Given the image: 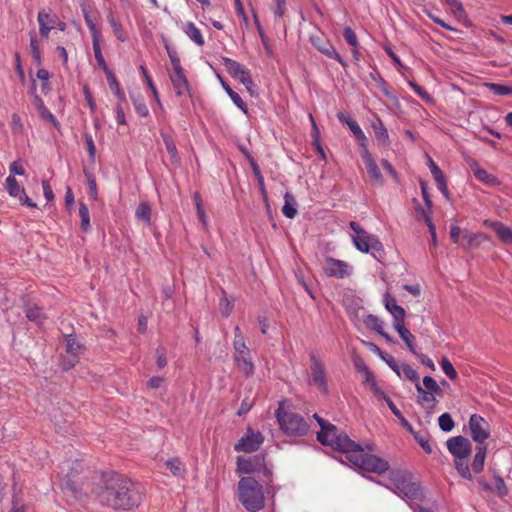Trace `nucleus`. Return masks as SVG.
<instances>
[{
  "label": "nucleus",
  "instance_id": "6",
  "mask_svg": "<svg viewBox=\"0 0 512 512\" xmlns=\"http://www.w3.org/2000/svg\"><path fill=\"white\" fill-rule=\"evenodd\" d=\"M234 360L238 368L247 376L251 375L254 370V365L250 358V350L246 346L245 337L239 326L234 328Z\"/></svg>",
  "mask_w": 512,
  "mask_h": 512
},
{
  "label": "nucleus",
  "instance_id": "7",
  "mask_svg": "<svg viewBox=\"0 0 512 512\" xmlns=\"http://www.w3.org/2000/svg\"><path fill=\"white\" fill-rule=\"evenodd\" d=\"M390 480L394 488H391L396 494L410 500L418 499L421 496L420 486L411 481L409 474L402 471H392Z\"/></svg>",
  "mask_w": 512,
  "mask_h": 512
},
{
  "label": "nucleus",
  "instance_id": "20",
  "mask_svg": "<svg viewBox=\"0 0 512 512\" xmlns=\"http://www.w3.org/2000/svg\"><path fill=\"white\" fill-rule=\"evenodd\" d=\"M169 78L174 88L175 94L178 97H181L185 94H190L191 86L185 75L184 69L172 71L169 74Z\"/></svg>",
  "mask_w": 512,
  "mask_h": 512
},
{
  "label": "nucleus",
  "instance_id": "44",
  "mask_svg": "<svg viewBox=\"0 0 512 512\" xmlns=\"http://www.w3.org/2000/svg\"><path fill=\"white\" fill-rule=\"evenodd\" d=\"M164 46L170 59L172 70L176 71L178 69H183L177 51L171 48L167 42H164Z\"/></svg>",
  "mask_w": 512,
  "mask_h": 512
},
{
  "label": "nucleus",
  "instance_id": "61",
  "mask_svg": "<svg viewBox=\"0 0 512 512\" xmlns=\"http://www.w3.org/2000/svg\"><path fill=\"white\" fill-rule=\"evenodd\" d=\"M463 237V230L457 225H452L450 227V239L455 244H460Z\"/></svg>",
  "mask_w": 512,
  "mask_h": 512
},
{
  "label": "nucleus",
  "instance_id": "64",
  "mask_svg": "<svg viewBox=\"0 0 512 512\" xmlns=\"http://www.w3.org/2000/svg\"><path fill=\"white\" fill-rule=\"evenodd\" d=\"M164 143H165L166 150L170 154V156L172 158H176L178 152H177L176 144L173 141V139L170 137H164Z\"/></svg>",
  "mask_w": 512,
  "mask_h": 512
},
{
  "label": "nucleus",
  "instance_id": "14",
  "mask_svg": "<svg viewBox=\"0 0 512 512\" xmlns=\"http://www.w3.org/2000/svg\"><path fill=\"white\" fill-rule=\"evenodd\" d=\"M311 361V376L313 383L324 393H327V373L323 361L319 356L312 353L310 354Z\"/></svg>",
  "mask_w": 512,
  "mask_h": 512
},
{
  "label": "nucleus",
  "instance_id": "23",
  "mask_svg": "<svg viewBox=\"0 0 512 512\" xmlns=\"http://www.w3.org/2000/svg\"><path fill=\"white\" fill-rule=\"evenodd\" d=\"M488 237L484 233H472L468 230H463V237L461 245L467 249H475L480 246L484 241H487Z\"/></svg>",
  "mask_w": 512,
  "mask_h": 512
},
{
  "label": "nucleus",
  "instance_id": "38",
  "mask_svg": "<svg viewBox=\"0 0 512 512\" xmlns=\"http://www.w3.org/2000/svg\"><path fill=\"white\" fill-rule=\"evenodd\" d=\"M251 168L254 173V176L256 177V179L258 181L260 193H261L263 199L266 201L268 198L267 191H266V187H265L264 177L261 173L260 167L254 160H251Z\"/></svg>",
  "mask_w": 512,
  "mask_h": 512
},
{
  "label": "nucleus",
  "instance_id": "1",
  "mask_svg": "<svg viewBox=\"0 0 512 512\" xmlns=\"http://www.w3.org/2000/svg\"><path fill=\"white\" fill-rule=\"evenodd\" d=\"M100 499L108 507L125 510L137 507L141 500L134 483L118 474L105 478Z\"/></svg>",
  "mask_w": 512,
  "mask_h": 512
},
{
  "label": "nucleus",
  "instance_id": "34",
  "mask_svg": "<svg viewBox=\"0 0 512 512\" xmlns=\"http://www.w3.org/2000/svg\"><path fill=\"white\" fill-rule=\"evenodd\" d=\"M26 317L37 324H42L46 316L41 308L36 305H28L25 309Z\"/></svg>",
  "mask_w": 512,
  "mask_h": 512
},
{
  "label": "nucleus",
  "instance_id": "43",
  "mask_svg": "<svg viewBox=\"0 0 512 512\" xmlns=\"http://www.w3.org/2000/svg\"><path fill=\"white\" fill-rule=\"evenodd\" d=\"M79 217L81 219V229L88 231L90 229V214L89 209L85 203L79 205Z\"/></svg>",
  "mask_w": 512,
  "mask_h": 512
},
{
  "label": "nucleus",
  "instance_id": "9",
  "mask_svg": "<svg viewBox=\"0 0 512 512\" xmlns=\"http://www.w3.org/2000/svg\"><path fill=\"white\" fill-rule=\"evenodd\" d=\"M350 228L355 232L352 236L355 247L363 252L368 253L370 250H380L382 244L373 235L366 232L357 222L351 221Z\"/></svg>",
  "mask_w": 512,
  "mask_h": 512
},
{
  "label": "nucleus",
  "instance_id": "19",
  "mask_svg": "<svg viewBox=\"0 0 512 512\" xmlns=\"http://www.w3.org/2000/svg\"><path fill=\"white\" fill-rule=\"evenodd\" d=\"M66 353L69 355V358L64 360L63 368L65 370H69L75 366L78 362V357L82 353L83 346L77 341V339L73 335H68L66 337Z\"/></svg>",
  "mask_w": 512,
  "mask_h": 512
},
{
  "label": "nucleus",
  "instance_id": "48",
  "mask_svg": "<svg viewBox=\"0 0 512 512\" xmlns=\"http://www.w3.org/2000/svg\"><path fill=\"white\" fill-rule=\"evenodd\" d=\"M446 4L449 6L451 12L457 17L462 18L466 15L465 9L460 2V0H445Z\"/></svg>",
  "mask_w": 512,
  "mask_h": 512
},
{
  "label": "nucleus",
  "instance_id": "42",
  "mask_svg": "<svg viewBox=\"0 0 512 512\" xmlns=\"http://www.w3.org/2000/svg\"><path fill=\"white\" fill-rule=\"evenodd\" d=\"M401 377L400 378H406L411 382H414L415 385L419 382V374L416 370H414L410 365L404 363L401 365Z\"/></svg>",
  "mask_w": 512,
  "mask_h": 512
},
{
  "label": "nucleus",
  "instance_id": "63",
  "mask_svg": "<svg viewBox=\"0 0 512 512\" xmlns=\"http://www.w3.org/2000/svg\"><path fill=\"white\" fill-rule=\"evenodd\" d=\"M276 5L273 8V13L277 19H281L286 11V1L285 0H275Z\"/></svg>",
  "mask_w": 512,
  "mask_h": 512
},
{
  "label": "nucleus",
  "instance_id": "27",
  "mask_svg": "<svg viewBox=\"0 0 512 512\" xmlns=\"http://www.w3.org/2000/svg\"><path fill=\"white\" fill-rule=\"evenodd\" d=\"M393 327L398 332L401 339L405 342L409 351L413 354H416L415 336L405 327L404 322L398 323Z\"/></svg>",
  "mask_w": 512,
  "mask_h": 512
},
{
  "label": "nucleus",
  "instance_id": "21",
  "mask_svg": "<svg viewBox=\"0 0 512 512\" xmlns=\"http://www.w3.org/2000/svg\"><path fill=\"white\" fill-rule=\"evenodd\" d=\"M338 119L340 120V122L345 123L349 127L354 137L358 141L361 150L364 149V147L367 148L368 140L359 124L355 120L347 118L343 114H339Z\"/></svg>",
  "mask_w": 512,
  "mask_h": 512
},
{
  "label": "nucleus",
  "instance_id": "31",
  "mask_svg": "<svg viewBox=\"0 0 512 512\" xmlns=\"http://www.w3.org/2000/svg\"><path fill=\"white\" fill-rule=\"evenodd\" d=\"M183 31L197 46L202 47L204 45L205 41L202 33L193 22L186 23Z\"/></svg>",
  "mask_w": 512,
  "mask_h": 512
},
{
  "label": "nucleus",
  "instance_id": "47",
  "mask_svg": "<svg viewBox=\"0 0 512 512\" xmlns=\"http://www.w3.org/2000/svg\"><path fill=\"white\" fill-rule=\"evenodd\" d=\"M486 87L493 93L500 95V96L512 94V87H509V86H506L503 84L487 83Z\"/></svg>",
  "mask_w": 512,
  "mask_h": 512
},
{
  "label": "nucleus",
  "instance_id": "49",
  "mask_svg": "<svg viewBox=\"0 0 512 512\" xmlns=\"http://www.w3.org/2000/svg\"><path fill=\"white\" fill-rule=\"evenodd\" d=\"M409 86L413 89V91L425 102L431 103L433 98L431 95L420 85H418L414 81H409Z\"/></svg>",
  "mask_w": 512,
  "mask_h": 512
},
{
  "label": "nucleus",
  "instance_id": "59",
  "mask_svg": "<svg viewBox=\"0 0 512 512\" xmlns=\"http://www.w3.org/2000/svg\"><path fill=\"white\" fill-rule=\"evenodd\" d=\"M230 99L232 102L244 113L248 114V107L247 104L242 100V98L239 96L238 93H230Z\"/></svg>",
  "mask_w": 512,
  "mask_h": 512
},
{
  "label": "nucleus",
  "instance_id": "52",
  "mask_svg": "<svg viewBox=\"0 0 512 512\" xmlns=\"http://www.w3.org/2000/svg\"><path fill=\"white\" fill-rule=\"evenodd\" d=\"M343 36L346 42L352 47V48H358L359 43L357 36L353 29L351 27H345L343 31Z\"/></svg>",
  "mask_w": 512,
  "mask_h": 512
},
{
  "label": "nucleus",
  "instance_id": "51",
  "mask_svg": "<svg viewBox=\"0 0 512 512\" xmlns=\"http://www.w3.org/2000/svg\"><path fill=\"white\" fill-rule=\"evenodd\" d=\"M423 386L426 391L432 392L434 394H440L441 392L440 386L431 376H425L423 378Z\"/></svg>",
  "mask_w": 512,
  "mask_h": 512
},
{
  "label": "nucleus",
  "instance_id": "62",
  "mask_svg": "<svg viewBox=\"0 0 512 512\" xmlns=\"http://www.w3.org/2000/svg\"><path fill=\"white\" fill-rule=\"evenodd\" d=\"M37 78L40 79L41 81H43L42 90L43 91L49 90V82H48V80L50 78L49 72L44 68H40L37 71Z\"/></svg>",
  "mask_w": 512,
  "mask_h": 512
},
{
  "label": "nucleus",
  "instance_id": "24",
  "mask_svg": "<svg viewBox=\"0 0 512 512\" xmlns=\"http://www.w3.org/2000/svg\"><path fill=\"white\" fill-rule=\"evenodd\" d=\"M484 225L493 229L497 236L504 242L512 244V229L502 222L485 220Z\"/></svg>",
  "mask_w": 512,
  "mask_h": 512
},
{
  "label": "nucleus",
  "instance_id": "22",
  "mask_svg": "<svg viewBox=\"0 0 512 512\" xmlns=\"http://www.w3.org/2000/svg\"><path fill=\"white\" fill-rule=\"evenodd\" d=\"M385 308L392 314L393 316V326L398 323H402L405 320L406 312L405 310L399 306L396 302V299L391 295L387 294L384 298Z\"/></svg>",
  "mask_w": 512,
  "mask_h": 512
},
{
  "label": "nucleus",
  "instance_id": "40",
  "mask_svg": "<svg viewBox=\"0 0 512 512\" xmlns=\"http://www.w3.org/2000/svg\"><path fill=\"white\" fill-rule=\"evenodd\" d=\"M30 49L34 61L40 66L42 64V54L35 33H30Z\"/></svg>",
  "mask_w": 512,
  "mask_h": 512
},
{
  "label": "nucleus",
  "instance_id": "26",
  "mask_svg": "<svg viewBox=\"0 0 512 512\" xmlns=\"http://www.w3.org/2000/svg\"><path fill=\"white\" fill-rule=\"evenodd\" d=\"M107 21H108L109 25L111 26L115 37L120 42H125L127 40V36L124 32L122 23L112 10H109L107 13Z\"/></svg>",
  "mask_w": 512,
  "mask_h": 512
},
{
  "label": "nucleus",
  "instance_id": "4",
  "mask_svg": "<svg viewBox=\"0 0 512 512\" xmlns=\"http://www.w3.org/2000/svg\"><path fill=\"white\" fill-rule=\"evenodd\" d=\"M448 451L454 457V465L461 477L472 480L473 476L468 465V458L472 452L470 440L464 436H455L447 440Z\"/></svg>",
  "mask_w": 512,
  "mask_h": 512
},
{
  "label": "nucleus",
  "instance_id": "33",
  "mask_svg": "<svg viewBox=\"0 0 512 512\" xmlns=\"http://www.w3.org/2000/svg\"><path fill=\"white\" fill-rule=\"evenodd\" d=\"M135 217L143 221L146 225L151 224V206L148 202L143 201L139 203L135 211Z\"/></svg>",
  "mask_w": 512,
  "mask_h": 512
},
{
  "label": "nucleus",
  "instance_id": "10",
  "mask_svg": "<svg viewBox=\"0 0 512 512\" xmlns=\"http://www.w3.org/2000/svg\"><path fill=\"white\" fill-rule=\"evenodd\" d=\"M323 271L328 277L343 279L352 275L353 266L346 261L329 256L324 259Z\"/></svg>",
  "mask_w": 512,
  "mask_h": 512
},
{
  "label": "nucleus",
  "instance_id": "46",
  "mask_svg": "<svg viewBox=\"0 0 512 512\" xmlns=\"http://www.w3.org/2000/svg\"><path fill=\"white\" fill-rule=\"evenodd\" d=\"M131 100L138 115L141 117H147L149 115L148 107L141 97L131 96Z\"/></svg>",
  "mask_w": 512,
  "mask_h": 512
},
{
  "label": "nucleus",
  "instance_id": "50",
  "mask_svg": "<svg viewBox=\"0 0 512 512\" xmlns=\"http://www.w3.org/2000/svg\"><path fill=\"white\" fill-rule=\"evenodd\" d=\"M441 368L443 372L447 375L448 378L454 380L457 378L458 374L451 362L447 358H442L440 361Z\"/></svg>",
  "mask_w": 512,
  "mask_h": 512
},
{
  "label": "nucleus",
  "instance_id": "60",
  "mask_svg": "<svg viewBox=\"0 0 512 512\" xmlns=\"http://www.w3.org/2000/svg\"><path fill=\"white\" fill-rule=\"evenodd\" d=\"M386 403L388 405V407L390 408V410L392 411V413L405 425V426H408V421L405 419V417L403 416V414L401 413V411L396 407V405L394 404V402L391 400V398H386Z\"/></svg>",
  "mask_w": 512,
  "mask_h": 512
},
{
  "label": "nucleus",
  "instance_id": "18",
  "mask_svg": "<svg viewBox=\"0 0 512 512\" xmlns=\"http://www.w3.org/2000/svg\"><path fill=\"white\" fill-rule=\"evenodd\" d=\"M360 155L363 163L365 164L371 182L374 184L382 185L384 183V178L368 148L364 147V149L360 151Z\"/></svg>",
  "mask_w": 512,
  "mask_h": 512
},
{
  "label": "nucleus",
  "instance_id": "32",
  "mask_svg": "<svg viewBox=\"0 0 512 512\" xmlns=\"http://www.w3.org/2000/svg\"><path fill=\"white\" fill-rule=\"evenodd\" d=\"M416 211H417V213L419 215H421L423 217L426 225L428 226L429 232L431 234V246L436 248L437 245H438L437 234H436V227H435V225L432 222L431 216L429 215V213L427 211H425L420 206L418 208H416Z\"/></svg>",
  "mask_w": 512,
  "mask_h": 512
},
{
  "label": "nucleus",
  "instance_id": "37",
  "mask_svg": "<svg viewBox=\"0 0 512 512\" xmlns=\"http://www.w3.org/2000/svg\"><path fill=\"white\" fill-rule=\"evenodd\" d=\"M100 43H101V38H93L92 39V46H93V51H94L95 59L97 61V64L105 72V71H107L109 69V67L107 66V63H106V61H105V59L103 57Z\"/></svg>",
  "mask_w": 512,
  "mask_h": 512
},
{
  "label": "nucleus",
  "instance_id": "12",
  "mask_svg": "<svg viewBox=\"0 0 512 512\" xmlns=\"http://www.w3.org/2000/svg\"><path fill=\"white\" fill-rule=\"evenodd\" d=\"M263 442V435L259 431H254L249 428L246 435L235 444L234 450L237 452L251 453L257 451Z\"/></svg>",
  "mask_w": 512,
  "mask_h": 512
},
{
  "label": "nucleus",
  "instance_id": "36",
  "mask_svg": "<svg viewBox=\"0 0 512 512\" xmlns=\"http://www.w3.org/2000/svg\"><path fill=\"white\" fill-rule=\"evenodd\" d=\"M85 23L89 29L91 38H101V33L96 25L95 18L89 13L87 9H82Z\"/></svg>",
  "mask_w": 512,
  "mask_h": 512
},
{
  "label": "nucleus",
  "instance_id": "30",
  "mask_svg": "<svg viewBox=\"0 0 512 512\" xmlns=\"http://www.w3.org/2000/svg\"><path fill=\"white\" fill-rule=\"evenodd\" d=\"M296 206L297 202L294 196L291 193L286 192L284 195V205L282 207L283 215L289 219L295 218L298 213Z\"/></svg>",
  "mask_w": 512,
  "mask_h": 512
},
{
  "label": "nucleus",
  "instance_id": "5",
  "mask_svg": "<svg viewBox=\"0 0 512 512\" xmlns=\"http://www.w3.org/2000/svg\"><path fill=\"white\" fill-rule=\"evenodd\" d=\"M276 417L280 429L287 436L301 437L309 430V424L300 414L286 410L282 404L276 411Z\"/></svg>",
  "mask_w": 512,
  "mask_h": 512
},
{
  "label": "nucleus",
  "instance_id": "25",
  "mask_svg": "<svg viewBox=\"0 0 512 512\" xmlns=\"http://www.w3.org/2000/svg\"><path fill=\"white\" fill-rule=\"evenodd\" d=\"M416 390L418 392V403L427 410H433L438 403L434 393L426 391L420 383L416 384Z\"/></svg>",
  "mask_w": 512,
  "mask_h": 512
},
{
  "label": "nucleus",
  "instance_id": "17",
  "mask_svg": "<svg viewBox=\"0 0 512 512\" xmlns=\"http://www.w3.org/2000/svg\"><path fill=\"white\" fill-rule=\"evenodd\" d=\"M312 45L325 56L336 60L342 66H346V62L336 51L334 46L322 35H312L310 37Z\"/></svg>",
  "mask_w": 512,
  "mask_h": 512
},
{
  "label": "nucleus",
  "instance_id": "16",
  "mask_svg": "<svg viewBox=\"0 0 512 512\" xmlns=\"http://www.w3.org/2000/svg\"><path fill=\"white\" fill-rule=\"evenodd\" d=\"M5 189L9 196L18 198L21 205L28 206L30 208H36L37 205L34 203L26 194L25 189L19 184L16 178L9 175L5 180Z\"/></svg>",
  "mask_w": 512,
  "mask_h": 512
},
{
  "label": "nucleus",
  "instance_id": "56",
  "mask_svg": "<svg viewBox=\"0 0 512 512\" xmlns=\"http://www.w3.org/2000/svg\"><path fill=\"white\" fill-rule=\"evenodd\" d=\"M367 324L373 329L375 330L378 334L382 333L384 331V324L383 322L377 318L376 316H373V315H369L368 316V320H367Z\"/></svg>",
  "mask_w": 512,
  "mask_h": 512
},
{
  "label": "nucleus",
  "instance_id": "57",
  "mask_svg": "<svg viewBox=\"0 0 512 512\" xmlns=\"http://www.w3.org/2000/svg\"><path fill=\"white\" fill-rule=\"evenodd\" d=\"M156 364L159 369H163L167 365L166 350L163 347L156 349Z\"/></svg>",
  "mask_w": 512,
  "mask_h": 512
},
{
  "label": "nucleus",
  "instance_id": "39",
  "mask_svg": "<svg viewBox=\"0 0 512 512\" xmlns=\"http://www.w3.org/2000/svg\"><path fill=\"white\" fill-rule=\"evenodd\" d=\"M35 103L43 119L51 121L54 125L58 124L56 117L49 111L39 96H35Z\"/></svg>",
  "mask_w": 512,
  "mask_h": 512
},
{
  "label": "nucleus",
  "instance_id": "55",
  "mask_svg": "<svg viewBox=\"0 0 512 512\" xmlns=\"http://www.w3.org/2000/svg\"><path fill=\"white\" fill-rule=\"evenodd\" d=\"M494 481H495V489H496L497 494L500 497L506 496L508 494V489H507L504 479L501 476L497 475L494 477Z\"/></svg>",
  "mask_w": 512,
  "mask_h": 512
},
{
  "label": "nucleus",
  "instance_id": "15",
  "mask_svg": "<svg viewBox=\"0 0 512 512\" xmlns=\"http://www.w3.org/2000/svg\"><path fill=\"white\" fill-rule=\"evenodd\" d=\"M223 65L225 66L227 72L235 79L242 82L247 88L252 84V78L249 70L239 62L224 57L222 59Z\"/></svg>",
  "mask_w": 512,
  "mask_h": 512
},
{
  "label": "nucleus",
  "instance_id": "13",
  "mask_svg": "<svg viewBox=\"0 0 512 512\" xmlns=\"http://www.w3.org/2000/svg\"><path fill=\"white\" fill-rule=\"evenodd\" d=\"M37 21L39 24L40 35L48 39L50 31L54 28L64 31L66 29V23L57 19L56 16L41 10L38 12Z\"/></svg>",
  "mask_w": 512,
  "mask_h": 512
},
{
  "label": "nucleus",
  "instance_id": "35",
  "mask_svg": "<svg viewBox=\"0 0 512 512\" xmlns=\"http://www.w3.org/2000/svg\"><path fill=\"white\" fill-rule=\"evenodd\" d=\"M474 176L476 177L477 180L483 182L486 185L493 186L498 184L497 178L494 175L488 173L483 168H474Z\"/></svg>",
  "mask_w": 512,
  "mask_h": 512
},
{
  "label": "nucleus",
  "instance_id": "29",
  "mask_svg": "<svg viewBox=\"0 0 512 512\" xmlns=\"http://www.w3.org/2000/svg\"><path fill=\"white\" fill-rule=\"evenodd\" d=\"M487 455L486 445H478L476 447V453L472 461V470L475 473H480L484 469L485 459Z\"/></svg>",
  "mask_w": 512,
  "mask_h": 512
},
{
  "label": "nucleus",
  "instance_id": "41",
  "mask_svg": "<svg viewBox=\"0 0 512 512\" xmlns=\"http://www.w3.org/2000/svg\"><path fill=\"white\" fill-rule=\"evenodd\" d=\"M373 129L377 140L385 144L389 143L388 131L380 119H378L377 122L373 124Z\"/></svg>",
  "mask_w": 512,
  "mask_h": 512
},
{
  "label": "nucleus",
  "instance_id": "58",
  "mask_svg": "<svg viewBox=\"0 0 512 512\" xmlns=\"http://www.w3.org/2000/svg\"><path fill=\"white\" fill-rule=\"evenodd\" d=\"M381 359L387 363V365L397 374V376L401 377V365H398L397 361L393 356L385 353L384 358Z\"/></svg>",
  "mask_w": 512,
  "mask_h": 512
},
{
  "label": "nucleus",
  "instance_id": "2",
  "mask_svg": "<svg viewBox=\"0 0 512 512\" xmlns=\"http://www.w3.org/2000/svg\"><path fill=\"white\" fill-rule=\"evenodd\" d=\"M314 418L321 427L320 432L317 433V439L323 445H329L340 452L346 453L347 457L362 451L360 445L352 441L347 435L338 434L336 426L326 422L317 414H314Z\"/></svg>",
  "mask_w": 512,
  "mask_h": 512
},
{
  "label": "nucleus",
  "instance_id": "53",
  "mask_svg": "<svg viewBox=\"0 0 512 512\" xmlns=\"http://www.w3.org/2000/svg\"><path fill=\"white\" fill-rule=\"evenodd\" d=\"M167 468L172 472L173 475L179 476L183 473L184 467L180 460L171 459L166 462Z\"/></svg>",
  "mask_w": 512,
  "mask_h": 512
},
{
  "label": "nucleus",
  "instance_id": "3",
  "mask_svg": "<svg viewBox=\"0 0 512 512\" xmlns=\"http://www.w3.org/2000/svg\"><path fill=\"white\" fill-rule=\"evenodd\" d=\"M238 498L249 512H257L264 507L265 496L262 485L253 477H242L238 482Z\"/></svg>",
  "mask_w": 512,
  "mask_h": 512
},
{
  "label": "nucleus",
  "instance_id": "11",
  "mask_svg": "<svg viewBox=\"0 0 512 512\" xmlns=\"http://www.w3.org/2000/svg\"><path fill=\"white\" fill-rule=\"evenodd\" d=\"M469 429L471 438L478 444L484 445L490 436V425L480 415L473 414L469 419Z\"/></svg>",
  "mask_w": 512,
  "mask_h": 512
},
{
  "label": "nucleus",
  "instance_id": "54",
  "mask_svg": "<svg viewBox=\"0 0 512 512\" xmlns=\"http://www.w3.org/2000/svg\"><path fill=\"white\" fill-rule=\"evenodd\" d=\"M88 182V193L93 200H97V184L95 176L91 173H85Z\"/></svg>",
  "mask_w": 512,
  "mask_h": 512
},
{
  "label": "nucleus",
  "instance_id": "45",
  "mask_svg": "<svg viewBox=\"0 0 512 512\" xmlns=\"http://www.w3.org/2000/svg\"><path fill=\"white\" fill-rule=\"evenodd\" d=\"M438 424L440 429L444 432H450L455 426V423L451 415L447 412L440 415L438 419Z\"/></svg>",
  "mask_w": 512,
  "mask_h": 512
},
{
  "label": "nucleus",
  "instance_id": "28",
  "mask_svg": "<svg viewBox=\"0 0 512 512\" xmlns=\"http://www.w3.org/2000/svg\"><path fill=\"white\" fill-rule=\"evenodd\" d=\"M260 458L254 457L253 459H242L237 460V470L240 473L251 474L259 471L258 466L260 465Z\"/></svg>",
  "mask_w": 512,
  "mask_h": 512
},
{
  "label": "nucleus",
  "instance_id": "8",
  "mask_svg": "<svg viewBox=\"0 0 512 512\" xmlns=\"http://www.w3.org/2000/svg\"><path fill=\"white\" fill-rule=\"evenodd\" d=\"M348 460L357 468L377 474H383L389 469V463L372 454L363 453V450L357 454L348 456Z\"/></svg>",
  "mask_w": 512,
  "mask_h": 512
}]
</instances>
